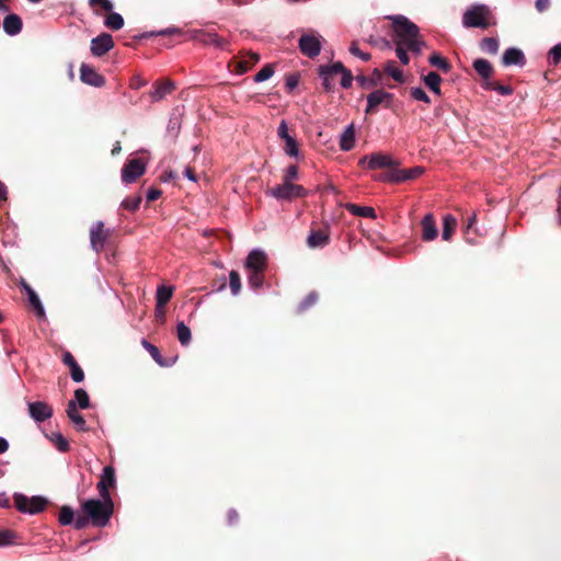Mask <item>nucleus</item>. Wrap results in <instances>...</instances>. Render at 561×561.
<instances>
[{
	"mask_svg": "<svg viewBox=\"0 0 561 561\" xmlns=\"http://www.w3.org/2000/svg\"><path fill=\"white\" fill-rule=\"evenodd\" d=\"M141 344L142 346L149 352V354L151 355V357L160 365V366H165V363H164V359L163 357L161 356L160 354V351L159 348L151 344L150 342H148L147 340H142L141 341Z\"/></svg>",
	"mask_w": 561,
	"mask_h": 561,
	"instance_id": "obj_43",
	"label": "nucleus"
},
{
	"mask_svg": "<svg viewBox=\"0 0 561 561\" xmlns=\"http://www.w3.org/2000/svg\"><path fill=\"white\" fill-rule=\"evenodd\" d=\"M330 242L329 227L321 229H311L310 234L307 239V243L310 248H324Z\"/></svg>",
	"mask_w": 561,
	"mask_h": 561,
	"instance_id": "obj_20",
	"label": "nucleus"
},
{
	"mask_svg": "<svg viewBox=\"0 0 561 561\" xmlns=\"http://www.w3.org/2000/svg\"><path fill=\"white\" fill-rule=\"evenodd\" d=\"M277 136L282 140L290 136L289 130H288V125H287V122L285 119H282L279 125H278Z\"/></svg>",
	"mask_w": 561,
	"mask_h": 561,
	"instance_id": "obj_59",
	"label": "nucleus"
},
{
	"mask_svg": "<svg viewBox=\"0 0 561 561\" xmlns=\"http://www.w3.org/2000/svg\"><path fill=\"white\" fill-rule=\"evenodd\" d=\"M274 75V66L272 64L265 65L255 76V82H263Z\"/></svg>",
	"mask_w": 561,
	"mask_h": 561,
	"instance_id": "obj_47",
	"label": "nucleus"
},
{
	"mask_svg": "<svg viewBox=\"0 0 561 561\" xmlns=\"http://www.w3.org/2000/svg\"><path fill=\"white\" fill-rule=\"evenodd\" d=\"M424 168L422 167H414L411 169L405 170H391L387 174L382 175L380 178L381 181H388L393 183H400L408 180H414L419 178L421 174H423Z\"/></svg>",
	"mask_w": 561,
	"mask_h": 561,
	"instance_id": "obj_11",
	"label": "nucleus"
},
{
	"mask_svg": "<svg viewBox=\"0 0 561 561\" xmlns=\"http://www.w3.org/2000/svg\"><path fill=\"white\" fill-rule=\"evenodd\" d=\"M146 172V163L140 158L128 160L122 169V181L126 184L136 182Z\"/></svg>",
	"mask_w": 561,
	"mask_h": 561,
	"instance_id": "obj_7",
	"label": "nucleus"
},
{
	"mask_svg": "<svg viewBox=\"0 0 561 561\" xmlns=\"http://www.w3.org/2000/svg\"><path fill=\"white\" fill-rule=\"evenodd\" d=\"M89 4L99 15L101 14V10L105 12H111L113 10V4L110 0H89Z\"/></svg>",
	"mask_w": 561,
	"mask_h": 561,
	"instance_id": "obj_45",
	"label": "nucleus"
},
{
	"mask_svg": "<svg viewBox=\"0 0 561 561\" xmlns=\"http://www.w3.org/2000/svg\"><path fill=\"white\" fill-rule=\"evenodd\" d=\"M229 285L232 295H238L241 290V278L237 271H231L229 274Z\"/></svg>",
	"mask_w": 561,
	"mask_h": 561,
	"instance_id": "obj_46",
	"label": "nucleus"
},
{
	"mask_svg": "<svg viewBox=\"0 0 561 561\" xmlns=\"http://www.w3.org/2000/svg\"><path fill=\"white\" fill-rule=\"evenodd\" d=\"M162 194V191L156 187H150L147 192L146 198L147 202H154L157 201Z\"/></svg>",
	"mask_w": 561,
	"mask_h": 561,
	"instance_id": "obj_61",
	"label": "nucleus"
},
{
	"mask_svg": "<svg viewBox=\"0 0 561 561\" xmlns=\"http://www.w3.org/2000/svg\"><path fill=\"white\" fill-rule=\"evenodd\" d=\"M16 535L11 530H0V547L15 543Z\"/></svg>",
	"mask_w": 561,
	"mask_h": 561,
	"instance_id": "obj_48",
	"label": "nucleus"
},
{
	"mask_svg": "<svg viewBox=\"0 0 561 561\" xmlns=\"http://www.w3.org/2000/svg\"><path fill=\"white\" fill-rule=\"evenodd\" d=\"M473 69L485 81H490L494 73L493 66L486 59L479 58L473 61Z\"/></svg>",
	"mask_w": 561,
	"mask_h": 561,
	"instance_id": "obj_26",
	"label": "nucleus"
},
{
	"mask_svg": "<svg viewBox=\"0 0 561 561\" xmlns=\"http://www.w3.org/2000/svg\"><path fill=\"white\" fill-rule=\"evenodd\" d=\"M176 335H178L180 343L184 346L188 345V343L191 342V337H192L191 329L184 322L178 323Z\"/></svg>",
	"mask_w": 561,
	"mask_h": 561,
	"instance_id": "obj_40",
	"label": "nucleus"
},
{
	"mask_svg": "<svg viewBox=\"0 0 561 561\" xmlns=\"http://www.w3.org/2000/svg\"><path fill=\"white\" fill-rule=\"evenodd\" d=\"M84 379V373L78 363L72 358V381L81 382Z\"/></svg>",
	"mask_w": 561,
	"mask_h": 561,
	"instance_id": "obj_56",
	"label": "nucleus"
},
{
	"mask_svg": "<svg viewBox=\"0 0 561 561\" xmlns=\"http://www.w3.org/2000/svg\"><path fill=\"white\" fill-rule=\"evenodd\" d=\"M399 162L392 159L391 156L383 154L381 152H376L369 156L368 169L377 170V169H396Z\"/></svg>",
	"mask_w": 561,
	"mask_h": 561,
	"instance_id": "obj_18",
	"label": "nucleus"
},
{
	"mask_svg": "<svg viewBox=\"0 0 561 561\" xmlns=\"http://www.w3.org/2000/svg\"><path fill=\"white\" fill-rule=\"evenodd\" d=\"M72 402H75V405L77 404L80 409H88L90 407L88 392L82 388L77 389L75 391V400H72Z\"/></svg>",
	"mask_w": 561,
	"mask_h": 561,
	"instance_id": "obj_42",
	"label": "nucleus"
},
{
	"mask_svg": "<svg viewBox=\"0 0 561 561\" xmlns=\"http://www.w3.org/2000/svg\"><path fill=\"white\" fill-rule=\"evenodd\" d=\"M141 201V195L129 196L122 202L121 207L128 211L134 213L139 208Z\"/></svg>",
	"mask_w": 561,
	"mask_h": 561,
	"instance_id": "obj_44",
	"label": "nucleus"
},
{
	"mask_svg": "<svg viewBox=\"0 0 561 561\" xmlns=\"http://www.w3.org/2000/svg\"><path fill=\"white\" fill-rule=\"evenodd\" d=\"M422 240L430 242L437 238L438 230L436 227L435 217L433 214H426L421 221Z\"/></svg>",
	"mask_w": 561,
	"mask_h": 561,
	"instance_id": "obj_19",
	"label": "nucleus"
},
{
	"mask_svg": "<svg viewBox=\"0 0 561 561\" xmlns=\"http://www.w3.org/2000/svg\"><path fill=\"white\" fill-rule=\"evenodd\" d=\"M345 208L355 216L364 217V218H373L377 217L376 211L373 207L359 206L356 204L347 203Z\"/></svg>",
	"mask_w": 561,
	"mask_h": 561,
	"instance_id": "obj_29",
	"label": "nucleus"
},
{
	"mask_svg": "<svg viewBox=\"0 0 561 561\" xmlns=\"http://www.w3.org/2000/svg\"><path fill=\"white\" fill-rule=\"evenodd\" d=\"M79 79L93 88H103L106 84L105 77L99 73L93 66L84 62L79 68Z\"/></svg>",
	"mask_w": 561,
	"mask_h": 561,
	"instance_id": "obj_9",
	"label": "nucleus"
},
{
	"mask_svg": "<svg viewBox=\"0 0 561 561\" xmlns=\"http://www.w3.org/2000/svg\"><path fill=\"white\" fill-rule=\"evenodd\" d=\"M175 90V83L170 79L157 80L149 91V98L152 103L162 101L167 95Z\"/></svg>",
	"mask_w": 561,
	"mask_h": 561,
	"instance_id": "obj_13",
	"label": "nucleus"
},
{
	"mask_svg": "<svg viewBox=\"0 0 561 561\" xmlns=\"http://www.w3.org/2000/svg\"><path fill=\"white\" fill-rule=\"evenodd\" d=\"M350 53L356 57H359L364 61H368L370 59V54L364 53L358 48L357 42H352L350 46Z\"/></svg>",
	"mask_w": 561,
	"mask_h": 561,
	"instance_id": "obj_55",
	"label": "nucleus"
},
{
	"mask_svg": "<svg viewBox=\"0 0 561 561\" xmlns=\"http://www.w3.org/2000/svg\"><path fill=\"white\" fill-rule=\"evenodd\" d=\"M428 62L431 66L442 70L444 73H448L451 70V65L449 61L438 53L432 54L428 58Z\"/></svg>",
	"mask_w": 561,
	"mask_h": 561,
	"instance_id": "obj_33",
	"label": "nucleus"
},
{
	"mask_svg": "<svg viewBox=\"0 0 561 561\" xmlns=\"http://www.w3.org/2000/svg\"><path fill=\"white\" fill-rule=\"evenodd\" d=\"M194 39L204 45H213L218 48H226L228 44V42L222 37L218 36V34L205 31H196Z\"/></svg>",
	"mask_w": 561,
	"mask_h": 561,
	"instance_id": "obj_21",
	"label": "nucleus"
},
{
	"mask_svg": "<svg viewBox=\"0 0 561 561\" xmlns=\"http://www.w3.org/2000/svg\"><path fill=\"white\" fill-rule=\"evenodd\" d=\"M502 64L504 66H524L526 64V58L524 53L515 47L507 48L502 57Z\"/></svg>",
	"mask_w": 561,
	"mask_h": 561,
	"instance_id": "obj_23",
	"label": "nucleus"
},
{
	"mask_svg": "<svg viewBox=\"0 0 561 561\" xmlns=\"http://www.w3.org/2000/svg\"><path fill=\"white\" fill-rule=\"evenodd\" d=\"M114 47V39L108 33H101L91 39L90 50L94 57H102Z\"/></svg>",
	"mask_w": 561,
	"mask_h": 561,
	"instance_id": "obj_12",
	"label": "nucleus"
},
{
	"mask_svg": "<svg viewBox=\"0 0 561 561\" xmlns=\"http://www.w3.org/2000/svg\"><path fill=\"white\" fill-rule=\"evenodd\" d=\"M116 484L115 469L108 465L103 468V473L98 483V490L102 499L111 497L110 488H114Z\"/></svg>",
	"mask_w": 561,
	"mask_h": 561,
	"instance_id": "obj_14",
	"label": "nucleus"
},
{
	"mask_svg": "<svg viewBox=\"0 0 561 561\" xmlns=\"http://www.w3.org/2000/svg\"><path fill=\"white\" fill-rule=\"evenodd\" d=\"M457 227V221L451 215H446L443 219V233L442 237L444 240H450L453 233L455 232Z\"/></svg>",
	"mask_w": 561,
	"mask_h": 561,
	"instance_id": "obj_34",
	"label": "nucleus"
},
{
	"mask_svg": "<svg viewBox=\"0 0 561 561\" xmlns=\"http://www.w3.org/2000/svg\"><path fill=\"white\" fill-rule=\"evenodd\" d=\"M387 19L392 22V43L403 44L408 47L410 53L420 55L425 46V42L420 35L419 26L401 14L389 15Z\"/></svg>",
	"mask_w": 561,
	"mask_h": 561,
	"instance_id": "obj_1",
	"label": "nucleus"
},
{
	"mask_svg": "<svg viewBox=\"0 0 561 561\" xmlns=\"http://www.w3.org/2000/svg\"><path fill=\"white\" fill-rule=\"evenodd\" d=\"M47 501L42 496L27 497L23 494H14V504L18 511L27 514H37L46 506Z\"/></svg>",
	"mask_w": 561,
	"mask_h": 561,
	"instance_id": "obj_5",
	"label": "nucleus"
},
{
	"mask_svg": "<svg viewBox=\"0 0 561 561\" xmlns=\"http://www.w3.org/2000/svg\"><path fill=\"white\" fill-rule=\"evenodd\" d=\"M381 79H382V72L378 68H375L373 70L370 77H366L363 75H358L356 77L357 83L363 89H370V88L377 87L381 82Z\"/></svg>",
	"mask_w": 561,
	"mask_h": 561,
	"instance_id": "obj_25",
	"label": "nucleus"
},
{
	"mask_svg": "<svg viewBox=\"0 0 561 561\" xmlns=\"http://www.w3.org/2000/svg\"><path fill=\"white\" fill-rule=\"evenodd\" d=\"M499 41L495 37H484L480 42V48L482 51L490 54V55H496L499 51Z\"/></svg>",
	"mask_w": 561,
	"mask_h": 561,
	"instance_id": "obj_36",
	"label": "nucleus"
},
{
	"mask_svg": "<svg viewBox=\"0 0 561 561\" xmlns=\"http://www.w3.org/2000/svg\"><path fill=\"white\" fill-rule=\"evenodd\" d=\"M45 436L56 446L59 453L68 451V440L60 432L51 431L46 433Z\"/></svg>",
	"mask_w": 561,
	"mask_h": 561,
	"instance_id": "obj_31",
	"label": "nucleus"
},
{
	"mask_svg": "<svg viewBox=\"0 0 561 561\" xmlns=\"http://www.w3.org/2000/svg\"><path fill=\"white\" fill-rule=\"evenodd\" d=\"M550 5V0H536L535 7L538 12H545Z\"/></svg>",
	"mask_w": 561,
	"mask_h": 561,
	"instance_id": "obj_64",
	"label": "nucleus"
},
{
	"mask_svg": "<svg viewBox=\"0 0 561 561\" xmlns=\"http://www.w3.org/2000/svg\"><path fill=\"white\" fill-rule=\"evenodd\" d=\"M336 71V75H342L341 78V85L344 89H348L352 87L354 77L347 68L344 67V65L341 61H336L333 64V68Z\"/></svg>",
	"mask_w": 561,
	"mask_h": 561,
	"instance_id": "obj_30",
	"label": "nucleus"
},
{
	"mask_svg": "<svg viewBox=\"0 0 561 561\" xmlns=\"http://www.w3.org/2000/svg\"><path fill=\"white\" fill-rule=\"evenodd\" d=\"M319 299V295L316 291H311L307 295V297L300 302L299 310L305 311L311 306H313Z\"/></svg>",
	"mask_w": 561,
	"mask_h": 561,
	"instance_id": "obj_51",
	"label": "nucleus"
},
{
	"mask_svg": "<svg viewBox=\"0 0 561 561\" xmlns=\"http://www.w3.org/2000/svg\"><path fill=\"white\" fill-rule=\"evenodd\" d=\"M493 18L490 8L485 4L471 5L462 15V24L465 27H480L488 28L494 22H491Z\"/></svg>",
	"mask_w": 561,
	"mask_h": 561,
	"instance_id": "obj_3",
	"label": "nucleus"
},
{
	"mask_svg": "<svg viewBox=\"0 0 561 561\" xmlns=\"http://www.w3.org/2000/svg\"><path fill=\"white\" fill-rule=\"evenodd\" d=\"M181 31L179 28H175V27H169V28H165V30H162V31H159L157 33H149V34H144L141 36V38H145V37H148V36H168V35H173V34H180Z\"/></svg>",
	"mask_w": 561,
	"mask_h": 561,
	"instance_id": "obj_58",
	"label": "nucleus"
},
{
	"mask_svg": "<svg viewBox=\"0 0 561 561\" xmlns=\"http://www.w3.org/2000/svg\"><path fill=\"white\" fill-rule=\"evenodd\" d=\"M284 141V151L289 157L297 158L299 156V144L296 140L295 136L290 135L289 137L283 139Z\"/></svg>",
	"mask_w": 561,
	"mask_h": 561,
	"instance_id": "obj_37",
	"label": "nucleus"
},
{
	"mask_svg": "<svg viewBox=\"0 0 561 561\" xmlns=\"http://www.w3.org/2000/svg\"><path fill=\"white\" fill-rule=\"evenodd\" d=\"M267 194L276 199L290 201L296 197H304L307 195V190L298 184L284 182L272 188H268Z\"/></svg>",
	"mask_w": 561,
	"mask_h": 561,
	"instance_id": "obj_4",
	"label": "nucleus"
},
{
	"mask_svg": "<svg viewBox=\"0 0 561 561\" xmlns=\"http://www.w3.org/2000/svg\"><path fill=\"white\" fill-rule=\"evenodd\" d=\"M248 283L253 289H259L263 286L265 280V271H249Z\"/></svg>",
	"mask_w": 561,
	"mask_h": 561,
	"instance_id": "obj_35",
	"label": "nucleus"
},
{
	"mask_svg": "<svg viewBox=\"0 0 561 561\" xmlns=\"http://www.w3.org/2000/svg\"><path fill=\"white\" fill-rule=\"evenodd\" d=\"M298 82H299V76L298 75H289L286 78V88L289 91H291V90H294L298 85Z\"/></svg>",
	"mask_w": 561,
	"mask_h": 561,
	"instance_id": "obj_62",
	"label": "nucleus"
},
{
	"mask_svg": "<svg viewBox=\"0 0 561 561\" xmlns=\"http://www.w3.org/2000/svg\"><path fill=\"white\" fill-rule=\"evenodd\" d=\"M298 178V167L295 164L289 165L283 175V181L293 183L294 180Z\"/></svg>",
	"mask_w": 561,
	"mask_h": 561,
	"instance_id": "obj_54",
	"label": "nucleus"
},
{
	"mask_svg": "<svg viewBox=\"0 0 561 561\" xmlns=\"http://www.w3.org/2000/svg\"><path fill=\"white\" fill-rule=\"evenodd\" d=\"M147 83V80H145L142 77H140L139 75H135L130 79L129 87L134 90H139L146 87Z\"/></svg>",
	"mask_w": 561,
	"mask_h": 561,
	"instance_id": "obj_57",
	"label": "nucleus"
},
{
	"mask_svg": "<svg viewBox=\"0 0 561 561\" xmlns=\"http://www.w3.org/2000/svg\"><path fill=\"white\" fill-rule=\"evenodd\" d=\"M355 146V127L353 124L347 126L340 138V148L343 151H350Z\"/></svg>",
	"mask_w": 561,
	"mask_h": 561,
	"instance_id": "obj_27",
	"label": "nucleus"
},
{
	"mask_svg": "<svg viewBox=\"0 0 561 561\" xmlns=\"http://www.w3.org/2000/svg\"><path fill=\"white\" fill-rule=\"evenodd\" d=\"M104 25L112 31H118L124 26V19L119 13L108 12L104 20Z\"/></svg>",
	"mask_w": 561,
	"mask_h": 561,
	"instance_id": "obj_32",
	"label": "nucleus"
},
{
	"mask_svg": "<svg viewBox=\"0 0 561 561\" xmlns=\"http://www.w3.org/2000/svg\"><path fill=\"white\" fill-rule=\"evenodd\" d=\"M260 60V55L254 51L247 53L242 56L240 60H233L229 64V68L231 71H234L238 75L245 73L249 69H251L254 65H256Z\"/></svg>",
	"mask_w": 561,
	"mask_h": 561,
	"instance_id": "obj_16",
	"label": "nucleus"
},
{
	"mask_svg": "<svg viewBox=\"0 0 561 561\" xmlns=\"http://www.w3.org/2000/svg\"><path fill=\"white\" fill-rule=\"evenodd\" d=\"M244 267L249 271H266L267 256L261 250H252L245 260Z\"/></svg>",
	"mask_w": 561,
	"mask_h": 561,
	"instance_id": "obj_17",
	"label": "nucleus"
},
{
	"mask_svg": "<svg viewBox=\"0 0 561 561\" xmlns=\"http://www.w3.org/2000/svg\"><path fill=\"white\" fill-rule=\"evenodd\" d=\"M550 56L554 64H558L561 60V44H557L551 48Z\"/></svg>",
	"mask_w": 561,
	"mask_h": 561,
	"instance_id": "obj_63",
	"label": "nucleus"
},
{
	"mask_svg": "<svg viewBox=\"0 0 561 561\" xmlns=\"http://www.w3.org/2000/svg\"><path fill=\"white\" fill-rule=\"evenodd\" d=\"M333 68L332 65H322L318 69L319 77L322 79V87L325 92H332L335 87L334 78L336 75V71Z\"/></svg>",
	"mask_w": 561,
	"mask_h": 561,
	"instance_id": "obj_22",
	"label": "nucleus"
},
{
	"mask_svg": "<svg viewBox=\"0 0 561 561\" xmlns=\"http://www.w3.org/2000/svg\"><path fill=\"white\" fill-rule=\"evenodd\" d=\"M383 71L389 75L390 77L393 78L394 81L399 82V83H403L404 82V77H403V73L402 71L398 68L396 61L393 60H389L385 68H383Z\"/></svg>",
	"mask_w": 561,
	"mask_h": 561,
	"instance_id": "obj_39",
	"label": "nucleus"
},
{
	"mask_svg": "<svg viewBox=\"0 0 561 561\" xmlns=\"http://www.w3.org/2000/svg\"><path fill=\"white\" fill-rule=\"evenodd\" d=\"M112 234V230L106 229L103 221H96L90 229V242L95 252H101L105 242Z\"/></svg>",
	"mask_w": 561,
	"mask_h": 561,
	"instance_id": "obj_8",
	"label": "nucleus"
},
{
	"mask_svg": "<svg viewBox=\"0 0 561 561\" xmlns=\"http://www.w3.org/2000/svg\"><path fill=\"white\" fill-rule=\"evenodd\" d=\"M410 94L414 100L422 101L425 103H431L430 96L426 94V92L422 88H412L410 90Z\"/></svg>",
	"mask_w": 561,
	"mask_h": 561,
	"instance_id": "obj_53",
	"label": "nucleus"
},
{
	"mask_svg": "<svg viewBox=\"0 0 561 561\" xmlns=\"http://www.w3.org/2000/svg\"><path fill=\"white\" fill-rule=\"evenodd\" d=\"M59 522L62 525H70V507L64 506L59 514Z\"/></svg>",
	"mask_w": 561,
	"mask_h": 561,
	"instance_id": "obj_60",
	"label": "nucleus"
},
{
	"mask_svg": "<svg viewBox=\"0 0 561 561\" xmlns=\"http://www.w3.org/2000/svg\"><path fill=\"white\" fill-rule=\"evenodd\" d=\"M393 99L394 96L392 93H389L382 89L375 90L367 95V106L365 108V113H376L380 104L389 108L392 105Z\"/></svg>",
	"mask_w": 561,
	"mask_h": 561,
	"instance_id": "obj_6",
	"label": "nucleus"
},
{
	"mask_svg": "<svg viewBox=\"0 0 561 561\" xmlns=\"http://www.w3.org/2000/svg\"><path fill=\"white\" fill-rule=\"evenodd\" d=\"M298 46L302 55L312 59L321 51V36L302 34L299 38Z\"/></svg>",
	"mask_w": 561,
	"mask_h": 561,
	"instance_id": "obj_10",
	"label": "nucleus"
},
{
	"mask_svg": "<svg viewBox=\"0 0 561 561\" xmlns=\"http://www.w3.org/2000/svg\"><path fill=\"white\" fill-rule=\"evenodd\" d=\"M173 287L171 286H159L157 289V307L156 311L162 309L172 298Z\"/></svg>",
	"mask_w": 561,
	"mask_h": 561,
	"instance_id": "obj_28",
	"label": "nucleus"
},
{
	"mask_svg": "<svg viewBox=\"0 0 561 561\" xmlns=\"http://www.w3.org/2000/svg\"><path fill=\"white\" fill-rule=\"evenodd\" d=\"M22 19L18 14H8L3 20V30L10 36L18 35L22 31Z\"/></svg>",
	"mask_w": 561,
	"mask_h": 561,
	"instance_id": "obj_24",
	"label": "nucleus"
},
{
	"mask_svg": "<svg viewBox=\"0 0 561 561\" xmlns=\"http://www.w3.org/2000/svg\"><path fill=\"white\" fill-rule=\"evenodd\" d=\"M114 512L112 497L88 500L82 504V516L75 522V527L81 529L91 523L94 527H104L108 524Z\"/></svg>",
	"mask_w": 561,
	"mask_h": 561,
	"instance_id": "obj_2",
	"label": "nucleus"
},
{
	"mask_svg": "<svg viewBox=\"0 0 561 561\" xmlns=\"http://www.w3.org/2000/svg\"><path fill=\"white\" fill-rule=\"evenodd\" d=\"M72 425L78 430V431H85L87 427H85V420L84 417L78 413V411L76 410L75 408V402H72Z\"/></svg>",
	"mask_w": 561,
	"mask_h": 561,
	"instance_id": "obj_49",
	"label": "nucleus"
},
{
	"mask_svg": "<svg viewBox=\"0 0 561 561\" xmlns=\"http://www.w3.org/2000/svg\"><path fill=\"white\" fill-rule=\"evenodd\" d=\"M482 87L485 89V90H492V91H496L497 93H500L501 95H511L513 94V88L510 87V85H504V84H501L500 82L497 81H485Z\"/></svg>",
	"mask_w": 561,
	"mask_h": 561,
	"instance_id": "obj_38",
	"label": "nucleus"
},
{
	"mask_svg": "<svg viewBox=\"0 0 561 561\" xmlns=\"http://www.w3.org/2000/svg\"><path fill=\"white\" fill-rule=\"evenodd\" d=\"M27 410L30 416L38 423L50 419L53 415V408L43 401L28 402Z\"/></svg>",
	"mask_w": 561,
	"mask_h": 561,
	"instance_id": "obj_15",
	"label": "nucleus"
},
{
	"mask_svg": "<svg viewBox=\"0 0 561 561\" xmlns=\"http://www.w3.org/2000/svg\"><path fill=\"white\" fill-rule=\"evenodd\" d=\"M423 82L428 89L432 87L435 88V85L442 83V77L437 72L431 71L430 73L423 77Z\"/></svg>",
	"mask_w": 561,
	"mask_h": 561,
	"instance_id": "obj_50",
	"label": "nucleus"
},
{
	"mask_svg": "<svg viewBox=\"0 0 561 561\" xmlns=\"http://www.w3.org/2000/svg\"><path fill=\"white\" fill-rule=\"evenodd\" d=\"M396 45V55L403 65H408L410 61L408 51V47L403 44H394Z\"/></svg>",
	"mask_w": 561,
	"mask_h": 561,
	"instance_id": "obj_52",
	"label": "nucleus"
},
{
	"mask_svg": "<svg viewBox=\"0 0 561 561\" xmlns=\"http://www.w3.org/2000/svg\"><path fill=\"white\" fill-rule=\"evenodd\" d=\"M26 295L28 297V302L30 305L34 308V310L36 311L37 316L38 317H43L44 316V308H43V305L38 298V296L36 295V293L33 290L32 287H27V291H26Z\"/></svg>",
	"mask_w": 561,
	"mask_h": 561,
	"instance_id": "obj_41",
	"label": "nucleus"
}]
</instances>
